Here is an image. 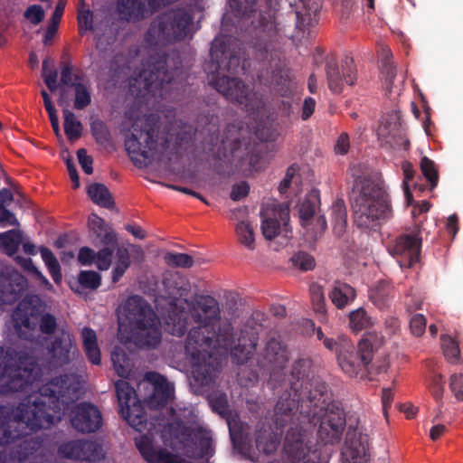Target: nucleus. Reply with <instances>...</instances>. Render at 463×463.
<instances>
[{"label": "nucleus", "mask_w": 463, "mask_h": 463, "mask_svg": "<svg viewBox=\"0 0 463 463\" xmlns=\"http://www.w3.org/2000/svg\"><path fill=\"white\" fill-rule=\"evenodd\" d=\"M78 26L80 34L93 30V13L90 9H79Z\"/></svg>", "instance_id": "obj_60"}, {"label": "nucleus", "mask_w": 463, "mask_h": 463, "mask_svg": "<svg viewBox=\"0 0 463 463\" xmlns=\"http://www.w3.org/2000/svg\"><path fill=\"white\" fill-rule=\"evenodd\" d=\"M349 325L354 331L359 332L370 326L372 322L365 310L360 307L349 314Z\"/></svg>", "instance_id": "obj_50"}, {"label": "nucleus", "mask_w": 463, "mask_h": 463, "mask_svg": "<svg viewBox=\"0 0 463 463\" xmlns=\"http://www.w3.org/2000/svg\"><path fill=\"white\" fill-rule=\"evenodd\" d=\"M117 245H103L96 253L97 266L101 270H107L111 264V258Z\"/></svg>", "instance_id": "obj_58"}, {"label": "nucleus", "mask_w": 463, "mask_h": 463, "mask_svg": "<svg viewBox=\"0 0 463 463\" xmlns=\"http://www.w3.org/2000/svg\"><path fill=\"white\" fill-rule=\"evenodd\" d=\"M90 132L99 145L105 146L111 141L110 131L107 124L100 119H95L90 123Z\"/></svg>", "instance_id": "obj_46"}, {"label": "nucleus", "mask_w": 463, "mask_h": 463, "mask_svg": "<svg viewBox=\"0 0 463 463\" xmlns=\"http://www.w3.org/2000/svg\"><path fill=\"white\" fill-rule=\"evenodd\" d=\"M429 389L436 402L442 404L444 393V380L442 374L435 373L431 376L429 383Z\"/></svg>", "instance_id": "obj_59"}, {"label": "nucleus", "mask_w": 463, "mask_h": 463, "mask_svg": "<svg viewBox=\"0 0 463 463\" xmlns=\"http://www.w3.org/2000/svg\"><path fill=\"white\" fill-rule=\"evenodd\" d=\"M28 287L20 272L10 270L0 276V305H12L19 300Z\"/></svg>", "instance_id": "obj_26"}, {"label": "nucleus", "mask_w": 463, "mask_h": 463, "mask_svg": "<svg viewBox=\"0 0 463 463\" xmlns=\"http://www.w3.org/2000/svg\"><path fill=\"white\" fill-rule=\"evenodd\" d=\"M120 413L128 423L137 431H142L146 429L147 421L146 413L137 399L128 406L121 409Z\"/></svg>", "instance_id": "obj_32"}, {"label": "nucleus", "mask_w": 463, "mask_h": 463, "mask_svg": "<svg viewBox=\"0 0 463 463\" xmlns=\"http://www.w3.org/2000/svg\"><path fill=\"white\" fill-rule=\"evenodd\" d=\"M71 423L79 432L93 433L101 428L102 415L97 406L83 402L71 411Z\"/></svg>", "instance_id": "obj_24"}, {"label": "nucleus", "mask_w": 463, "mask_h": 463, "mask_svg": "<svg viewBox=\"0 0 463 463\" xmlns=\"http://www.w3.org/2000/svg\"><path fill=\"white\" fill-rule=\"evenodd\" d=\"M420 171L427 181L430 183V190H433L439 183V173L435 163L427 156L420 159Z\"/></svg>", "instance_id": "obj_48"}, {"label": "nucleus", "mask_w": 463, "mask_h": 463, "mask_svg": "<svg viewBox=\"0 0 463 463\" xmlns=\"http://www.w3.org/2000/svg\"><path fill=\"white\" fill-rule=\"evenodd\" d=\"M301 360H304L301 358ZM289 361V352L286 344L280 339L279 336L269 337L259 354L258 364L264 369L270 370L269 379L268 385L273 391L279 388L284 389L282 394L286 392H291V397H294V391L290 387L292 379V372L294 365L300 359L297 360L293 365L289 375L284 373V369Z\"/></svg>", "instance_id": "obj_14"}, {"label": "nucleus", "mask_w": 463, "mask_h": 463, "mask_svg": "<svg viewBox=\"0 0 463 463\" xmlns=\"http://www.w3.org/2000/svg\"><path fill=\"white\" fill-rule=\"evenodd\" d=\"M212 407L214 411L226 418L232 411L229 408L226 394L221 393L211 400Z\"/></svg>", "instance_id": "obj_62"}, {"label": "nucleus", "mask_w": 463, "mask_h": 463, "mask_svg": "<svg viewBox=\"0 0 463 463\" xmlns=\"http://www.w3.org/2000/svg\"><path fill=\"white\" fill-rule=\"evenodd\" d=\"M267 316L260 310H254L250 317L246 321L241 335L238 338V344L233 345L232 349V360L237 364H244L251 357L256 350L259 342V335L265 326Z\"/></svg>", "instance_id": "obj_17"}, {"label": "nucleus", "mask_w": 463, "mask_h": 463, "mask_svg": "<svg viewBox=\"0 0 463 463\" xmlns=\"http://www.w3.org/2000/svg\"><path fill=\"white\" fill-rule=\"evenodd\" d=\"M59 452L66 458L95 462L102 458V447L96 441L76 439L63 443Z\"/></svg>", "instance_id": "obj_25"}, {"label": "nucleus", "mask_w": 463, "mask_h": 463, "mask_svg": "<svg viewBox=\"0 0 463 463\" xmlns=\"http://www.w3.org/2000/svg\"><path fill=\"white\" fill-rule=\"evenodd\" d=\"M213 74L210 84L226 99L241 106L249 113L258 112L265 105L262 95L238 78L220 76L222 71L245 74L250 66L243 48L231 49L214 40L210 50Z\"/></svg>", "instance_id": "obj_3"}, {"label": "nucleus", "mask_w": 463, "mask_h": 463, "mask_svg": "<svg viewBox=\"0 0 463 463\" xmlns=\"http://www.w3.org/2000/svg\"><path fill=\"white\" fill-rule=\"evenodd\" d=\"M76 77L80 79V81L85 79V76L79 71L76 70L75 73L73 72V66L70 61H62L61 71V84L63 86L72 88L73 86H75Z\"/></svg>", "instance_id": "obj_52"}, {"label": "nucleus", "mask_w": 463, "mask_h": 463, "mask_svg": "<svg viewBox=\"0 0 463 463\" xmlns=\"http://www.w3.org/2000/svg\"><path fill=\"white\" fill-rule=\"evenodd\" d=\"M74 100L73 107L75 109L82 110L91 103V90L86 78L80 81L78 77L75 78Z\"/></svg>", "instance_id": "obj_34"}, {"label": "nucleus", "mask_w": 463, "mask_h": 463, "mask_svg": "<svg viewBox=\"0 0 463 463\" xmlns=\"http://www.w3.org/2000/svg\"><path fill=\"white\" fill-rule=\"evenodd\" d=\"M307 431L296 424L287 431L284 440V450L293 463H328L330 452L312 449L307 445Z\"/></svg>", "instance_id": "obj_16"}, {"label": "nucleus", "mask_w": 463, "mask_h": 463, "mask_svg": "<svg viewBox=\"0 0 463 463\" xmlns=\"http://www.w3.org/2000/svg\"><path fill=\"white\" fill-rule=\"evenodd\" d=\"M422 238L420 229L414 228L410 233H402L388 245L389 253L397 258L401 268H411L420 260Z\"/></svg>", "instance_id": "obj_18"}, {"label": "nucleus", "mask_w": 463, "mask_h": 463, "mask_svg": "<svg viewBox=\"0 0 463 463\" xmlns=\"http://www.w3.org/2000/svg\"><path fill=\"white\" fill-rule=\"evenodd\" d=\"M136 446L148 463H170L172 460V455L164 449H156L153 440L147 436H142L137 440Z\"/></svg>", "instance_id": "obj_30"}, {"label": "nucleus", "mask_w": 463, "mask_h": 463, "mask_svg": "<svg viewBox=\"0 0 463 463\" xmlns=\"http://www.w3.org/2000/svg\"><path fill=\"white\" fill-rule=\"evenodd\" d=\"M164 259L165 263L171 267L188 269L194 263L193 257L186 253L167 252Z\"/></svg>", "instance_id": "obj_51"}, {"label": "nucleus", "mask_w": 463, "mask_h": 463, "mask_svg": "<svg viewBox=\"0 0 463 463\" xmlns=\"http://www.w3.org/2000/svg\"><path fill=\"white\" fill-rule=\"evenodd\" d=\"M236 233L240 242L249 250H254L255 240L253 228L249 222H241L237 224Z\"/></svg>", "instance_id": "obj_49"}, {"label": "nucleus", "mask_w": 463, "mask_h": 463, "mask_svg": "<svg viewBox=\"0 0 463 463\" xmlns=\"http://www.w3.org/2000/svg\"><path fill=\"white\" fill-rule=\"evenodd\" d=\"M194 15L185 8H175L156 15L144 34L151 48L165 47L184 41L190 32Z\"/></svg>", "instance_id": "obj_10"}, {"label": "nucleus", "mask_w": 463, "mask_h": 463, "mask_svg": "<svg viewBox=\"0 0 463 463\" xmlns=\"http://www.w3.org/2000/svg\"><path fill=\"white\" fill-rule=\"evenodd\" d=\"M191 315L196 324L203 325L205 329L218 327L224 320L221 319L218 301L211 296H197L190 306Z\"/></svg>", "instance_id": "obj_20"}, {"label": "nucleus", "mask_w": 463, "mask_h": 463, "mask_svg": "<svg viewBox=\"0 0 463 463\" xmlns=\"http://www.w3.org/2000/svg\"><path fill=\"white\" fill-rule=\"evenodd\" d=\"M402 169L404 175V179L402 181V188L404 192V196L407 202V204L410 205L413 202V195L410 190L409 182L413 179L415 175V170L411 162L405 161L402 165Z\"/></svg>", "instance_id": "obj_56"}, {"label": "nucleus", "mask_w": 463, "mask_h": 463, "mask_svg": "<svg viewBox=\"0 0 463 463\" xmlns=\"http://www.w3.org/2000/svg\"><path fill=\"white\" fill-rule=\"evenodd\" d=\"M442 348L446 359L451 364H456L460 353L458 345L450 337L443 338Z\"/></svg>", "instance_id": "obj_61"}, {"label": "nucleus", "mask_w": 463, "mask_h": 463, "mask_svg": "<svg viewBox=\"0 0 463 463\" xmlns=\"http://www.w3.org/2000/svg\"><path fill=\"white\" fill-rule=\"evenodd\" d=\"M180 67L175 64L169 68V58L165 54L151 56L145 63L137 76L129 81V92L137 98L148 97L165 98L168 86L172 84L175 77L178 75Z\"/></svg>", "instance_id": "obj_8"}, {"label": "nucleus", "mask_w": 463, "mask_h": 463, "mask_svg": "<svg viewBox=\"0 0 463 463\" xmlns=\"http://www.w3.org/2000/svg\"><path fill=\"white\" fill-rule=\"evenodd\" d=\"M126 317L132 326V339L138 347H156L161 341L159 320L151 306L140 296L129 297L125 303Z\"/></svg>", "instance_id": "obj_12"}, {"label": "nucleus", "mask_w": 463, "mask_h": 463, "mask_svg": "<svg viewBox=\"0 0 463 463\" xmlns=\"http://www.w3.org/2000/svg\"><path fill=\"white\" fill-rule=\"evenodd\" d=\"M272 215V217L266 216L261 212V231L263 236L269 241L273 240L279 233L281 222L287 225V222L289 219L288 209L281 204L274 205Z\"/></svg>", "instance_id": "obj_28"}, {"label": "nucleus", "mask_w": 463, "mask_h": 463, "mask_svg": "<svg viewBox=\"0 0 463 463\" xmlns=\"http://www.w3.org/2000/svg\"><path fill=\"white\" fill-rule=\"evenodd\" d=\"M194 439L195 440V444L199 448V455L201 457L208 456L211 454L213 450V439L209 432L204 431L202 429H198L194 432Z\"/></svg>", "instance_id": "obj_55"}, {"label": "nucleus", "mask_w": 463, "mask_h": 463, "mask_svg": "<svg viewBox=\"0 0 463 463\" xmlns=\"http://www.w3.org/2000/svg\"><path fill=\"white\" fill-rule=\"evenodd\" d=\"M229 433L233 444L242 443L245 437V427L237 413H230L226 418Z\"/></svg>", "instance_id": "obj_42"}, {"label": "nucleus", "mask_w": 463, "mask_h": 463, "mask_svg": "<svg viewBox=\"0 0 463 463\" xmlns=\"http://www.w3.org/2000/svg\"><path fill=\"white\" fill-rule=\"evenodd\" d=\"M17 430H21L22 434L12 439L9 443H3L2 446L6 448L5 452H8L12 459L22 463L29 460L41 449L43 440L31 435L39 429L19 428Z\"/></svg>", "instance_id": "obj_21"}, {"label": "nucleus", "mask_w": 463, "mask_h": 463, "mask_svg": "<svg viewBox=\"0 0 463 463\" xmlns=\"http://www.w3.org/2000/svg\"><path fill=\"white\" fill-rule=\"evenodd\" d=\"M78 387L68 374L56 376L39 389L40 396L21 402L15 408L0 405V445L22 434L19 428L48 429L61 410L77 398Z\"/></svg>", "instance_id": "obj_2"}, {"label": "nucleus", "mask_w": 463, "mask_h": 463, "mask_svg": "<svg viewBox=\"0 0 463 463\" xmlns=\"http://www.w3.org/2000/svg\"><path fill=\"white\" fill-rule=\"evenodd\" d=\"M328 297L338 309H343L354 301L356 290L347 283L335 281L328 293Z\"/></svg>", "instance_id": "obj_31"}, {"label": "nucleus", "mask_w": 463, "mask_h": 463, "mask_svg": "<svg viewBox=\"0 0 463 463\" xmlns=\"http://www.w3.org/2000/svg\"><path fill=\"white\" fill-rule=\"evenodd\" d=\"M88 195L92 202L101 207L110 209L114 206V200L106 185L95 183L88 187Z\"/></svg>", "instance_id": "obj_36"}, {"label": "nucleus", "mask_w": 463, "mask_h": 463, "mask_svg": "<svg viewBox=\"0 0 463 463\" xmlns=\"http://www.w3.org/2000/svg\"><path fill=\"white\" fill-rule=\"evenodd\" d=\"M116 13L119 21L137 24L148 18L155 11L149 6L148 0H117Z\"/></svg>", "instance_id": "obj_27"}, {"label": "nucleus", "mask_w": 463, "mask_h": 463, "mask_svg": "<svg viewBox=\"0 0 463 463\" xmlns=\"http://www.w3.org/2000/svg\"><path fill=\"white\" fill-rule=\"evenodd\" d=\"M354 225L364 231H376L393 216L389 194L383 181L375 175H357L350 194Z\"/></svg>", "instance_id": "obj_6"}, {"label": "nucleus", "mask_w": 463, "mask_h": 463, "mask_svg": "<svg viewBox=\"0 0 463 463\" xmlns=\"http://www.w3.org/2000/svg\"><path fill=\"white\" fill-rule=\"evenodd\" d=\"M14 329L21 339L33 341L38 328L44 335H52L58 328L54 315L44 312V305L36 295L25 296L12 314Z\"/></svg>", "instance_id": "obj_9"}, {"label": "nucleus", "mask_w": 463, "mask_h": 463, "mask_svg": "<svg viewBox=\"0 0 463 463\" xmlns=\"http://www.w3.org/2000/svg\"><path fill=\"white\" fill-rule=\"evenodd\" d=\"M369 297L373 304L379 309L388 307L392 302L389 288L379 287L373 288L370 291Z\"/></svg>", "instance_id": "obj_53"}, {"label": "nucleus", "mask_w": 463, "mask_h": 463, "mask_svg": "<svg viewBox=\"0 0 463 463\" xmlns=\"http://www.w3.org/2000/svg\"><path fill=\"white\" fill-rule=\"evenodd\" d=\"M332 222L334 232L341 236L345 230L347 223V213L344 200L338 199L332 205Z\"/></svg>", "instance_id": "obj_38"}, {"label": "nucleus", "mask_w": 463, "mask_h": 463, "mask_svg": "<svg viewBox=\"0 0 463 463\" xmlns=\"http://www.w3.org/2000/svg\"><path fill=\"white\" fill-rule=\"evenodd\" d=\"M234 344V328L228 319L221 323L217 330L205 329L199 324L189 330L185 347L187 351H192V373L196 384L201 387L210 385L222 367V361L214 353L197 347H213L227 353L229 350L232 352Z\"/></svg>", "instance_id": "obj_4"}, {"label": "nucleus", "mask_w": 463, "mask_h": 463, "mask_svg": "<svg viewBox=\"0 0 463 463\" xmlns=\"http://www.w3.org/2000/svg\"><path fill=\"white\" fill-rule=\"evenodd\" d=\"M174 388L166 382L165 378L161 377V381L155 385V390L149 399V404L154 408L165 407L171 399Z\"/></svg>", "instance_id": "obj_35"}, {"label": "nucleus", "mask_w": 463, "mask_h": 463, "mask_svg": "<svg viewBox=\"0 0 463 463\" xmlns=\"http://www.w3.org/2000/svg\"><path fill=\"white\" fill-rule=\"evenodd\" d=\"M116 394L118 402L119 411L125 406H128L132 402L137 400L134 388L129 383L124 380H118L115 383Z\"/></svg>", "instance_id": "obj_41"}, {"label": "nucleus", "mask_w": 463, "mask_h": 463, "mask_svg": "<svg viewBox=\"0 0 463 463\" xmlns=\"http://www.w3.org/2000/svg\"><path fill=\"white\" fill-rule=\"evenodd\" d=\"M63 118L64 133L67 138L71 141L78 139L81 136V122L77 119L75 114L69 109H63Z\"/></svg>", "instance_id": "obj_40"}, {"label": "nucleus", "mask_w": 463, "mask_h": 463, "mask_svg": "<svg viewBox=\"0 0 463 463\" xmlns=\"http://www.w3.org/2000/svg\"><path fill=\"white\" fill-rule=\"evenodd\" d=\"M449 390L458 402L463 401V374L453 373L449 377Z\"/></svg>", "instance_id": "obj_63"}, {"label": "nucleus", "mask_w": 463, "mask_h": 463, "mask_svg": "<svg viewBox=\"0 0 463 463\" xmlns=\"http://www.w3.org/2000/svg\"><path fill=\"white\" fill-rule=\"evenodd\" d=\"M125 117L128 122H122L120 131L125 137V147L128 155L140 156L144 160H150L155 156L158 144L163 150L168 147L172 135L170 137H159L158 116L149 114L133 120L130 112H126Z\"/></svg>", "instance_id": "obj_7"}, {"label": "nucleus", "mask_w": 463, "mask_h": 463, "mask_svg": "<svg viewBox=\"0 0 463 463\" xmlns=\"http://www.w3.org/2000/svg\"><path fill=\"white\" fill-rule=\"evenodd\" d=\"M325 69L328 87L334 93L342 92L344 81L350 86L356 81V69L353 58L346 56L342 61V74L339 71L336 60L333 57L326 60Z\"/></svg>", "instance_id": "obj_22"}, {"label": "nucleus", "mask_w": 463, "mask_h": 463, "mask_svg": "<svg viewBox=\"0 0 463 463\" xmlns=\"http://www.w3.org/2000/svg\"><path fill=\"white\" fill-rule=\"evenodd\" d=\"M82 345L88 360L94 365H99L101 363V354L98 345L96 332L88 326L81 331Z\"/></svg>", "instance_id": "obj_33"}, {"label": "nucleus", "mask_w": 463, "mask_h": 463, "mask_svg": "<svg viewBox=\"0 0 463 463\" xmlns=\"http://www.w3.org/2000/svg\"><path fill=\"white\" fill-rule=\"evenodd\" d=\"M41 377L35 359L26 352L4 354L0 346V388L4 393L24 391Z\"/></svg>", "instance_id": "obj_11"}, {"label": "nucleus", "mask_w": 463, "mask_h": 463, "mask_svg": "<svg viewBox=\"0 0 463 463\" xmlns=\"http://www.w3.org/2000/svg\"><path fill=\"white\" fill-rule=\"evenodd\" d=\"M273 13L260 14L259 30L260 36L255 44L258 59L262 61V68L257 74L260 84L272 87L280 96L288 97L292 93V80L289 71L276 47L280 28Z\"/></svg>", "instance_id": "obj_5"}, {"label": "nucleus", "mask_w": 463, "mask_h": 463, "mask_svg": "<svg viewBox=\"0 0 463 463\" xmlns=\"http://www.w3.org/2000/svg\"><path fill=\"white\" fill-rule=\"evenodd\" d=\"M78 282L83 288L95 290L101 284V277L94 270H81L78 275Z\"/></svg>", "instance_id": "obj_54"}, {"label": "nucleus", "mask_w": 463, "mask_h": 463, "mask_svg": "<svg viewBox=\"0 0 463 463\" xmlns=\"http://www.w3.org/2000/svg\"><path fill=\"white\" fill-rule=\"evenodd\" d=\"M310 298L314 311L325 316L326 313V298L323 287L317 283H312L309 288Z\"/></svg>", "instance_id": "obj_47"}, {"label": "nucleus", "mask_w": 463, "mask_h": 463, "mask_svg": "<svg viewBox=\"0 0 463 463\" xmlns=\"http://www.w3.org/2000/svg\"><path fill=\"white\" fill-rule=\"evenodd\" d=\"M130 266V255L127 249H118L117 261L112 270V282L117 283Z\"/></svg>", "instance_id": "obj_45"}, {"label": "nucleus", "mask_w": 463, "mask_h": 463, "mask_svg": "<svg viewBox=\"0 0 463 463\" xmlns=\"http://www.w3.org/2000/svg\"><path fill=\"white\" fill-rule=\"evenodd\" d=\"M292 263L302 271L311 270L316 266L315 259L309 253L298 251L291 258Z\"/></svg>", "instance_id": "obj_57"}, {"label": "nucleus", "mask_w": 463, "mask_h": 463, "mask_svg": "<svg viewBox=\"0 0 463 463\" xmlns=\"http://www.w3.org/2000/svg\"><path fill=\"white\" fill-rule=\"evenodd\" d=\"M111 361L118 376L125 377L129 373V359L123 349L115 347L111 352Z\"/></svg>", "instance_id": "obj_43"}, {"label": "nucleus", "mask_w": 463, "mask_h": 463, "mask_svg": "<svg viewBox=\"0 0 463 463\" xmlns=\"http://www.w3.org/2000/svg\"><path fill=\"white\" fill-rule=\"evenodd\" d=\"M88 226L90 230V236L94 243H99L101 245L118 244L115 232L98 215L92 214L89 218Z\"/></svg>", "instance_id": "obj_29"}, {"label": "nucleus", "mask_w": 463, "mask_h": 463, "mask_svg": "<svg viewBox=\"0 0 463 463\" xmlns=\"http://www.w3.org/2000/svg\"><path fill=\"white\" fill-rule=\"evenodd\" d=\"M163 286L169 306L164 314L165 325L173 335L183 336L188 330V313L184 305H188L185 297L190 292V284L178 272H170L164 275Z\"/></svg>", "instance_id": "obj_13"}, {"label": "nucleus", "mask_w": 463, "mask_h": 463, "mask_svg": "<svg viewBox=\"0 0 463 463\" xmlns=\"http://www.w3.org/2000/svg\"><path fill=\"white\" fill-rule=\"evenodd\" d=\"M369 436L355 428L348 430L345 448L342 451V463H368Z\"/></svg>", "instance_id": "obj_23"}, {"label": "nucleus", "mask_w": 463, "mask_h": 463, "mask_svg": "<svg viewBox=\"0 0 463 463\" xmlns=\"http://www.w3.org/2000/svg\"><path fill=\"white\" fill-rule=\"evenodd\" d=\"M39 251L41 253L42 259L47 267L53 281L56 284H59L62 279L61 270L60 263L53 254V252L45 246H41L39 248Z\"/></svg>", "instance_id": "obj_39"}, {"label": "nucleus", "mask_w": 463, "mask_h": 463, "mask_svg": "<svg viewBox=\"0 0 463 463\" xmlns=\"http://www.w3.org/2000/svg\"><path fill=\"white\" fill-rule=\"evenodd\" d=\"M317 209V198L307 196L298 205V215L302 226H307L313 219Z\"/></svg>", "instance_id": "obj_44"}, {"label": "nucleus", "mask_w": 463, "mask_h": 463, "mask_svg": "<svg viewBox=\"0 0 463 463\" xmlns=\"http://www.w3.org/2000/svg\"><path fill=\"white\" fill-rule=\"evenodd\" d=\"M310 360H300L294 365L290 387L279 398L274 408L273 421L277 430L290 423L297 410H300L301 423L317 425V438L324 445H335L341 441L345 428V415L338 402L332 401V395L325 383L318 378H310Z\"/></svg>", "instance_id": "obj_1"}, {"label": "nucleus", "mask_w": 463, "mask_h": 463, "mask_svg": "<svg viewBox=\"0 0 463 463\" xmlns=\"http://www.w3.org/2000/svg\"><path fill=\"white\" fill-rule=\"evenodd\" d=\"M75 350L74 335L67 327H60L45 346L49 365L59 368L69 364L74 359Z\"/></svg>", "instance_id": "obj_19"}, {"label": "nucleus", "mask_w": 463, "mask_h": 463, "mask_svg": "<svg viewBox=\"0 0 463 463\" xmlns=\"http://www.w3.org/2000/svg\"><path fill=\"white\" fill-rule=\"evenodd\" d=\"M24 15L31 24L37 25L44 19V10L39 5H33L25 10Z\"/></svg>", "instance_id": "obj_64"}, {"label": "nucleus", "mask_w": 463, "mask_h": 463, "mask_svg": "<svg viewBox=\"0 0 463 463\" xmlns=\"http://www.w3.org/2000/svg\"><path fill=\"white\" fill-rule=\"evenodd\" d=\"M373 345L369 338H363L354 348L350 341L341 344L337 362L343 372L351 378H365L371 373Z\"/></svg>", "instance_id": "obj_15"}, {"label": "nucleus", "mask_w": 463, "mask_h": 463, "mask_svg": "<svg viewBox=\"0 0 463 463\" xmlns=\"http://www.w3.org/2000/svg\"><path fill=\"white\" fill-rule=\"evenodd\" d=\"M23 242V234L19 230H9L0 233V248L8 256L14 255Z\"/></svg>", "instance_id": "obj_37"}]
</instances>
